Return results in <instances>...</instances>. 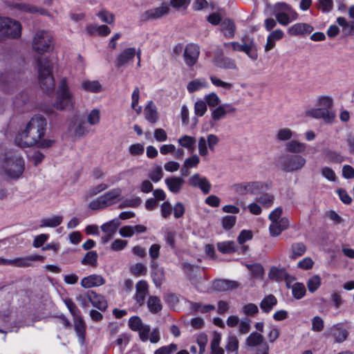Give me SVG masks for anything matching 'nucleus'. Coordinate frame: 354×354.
I'll return each mask as SVG.
<instances>
[{
  "label": "nucleus",
  "instance_id": "5fc2aeb1",
  "mask_svg": "<svg viewBox=\"0 0 354 354\" xmlns=\"http://www.w3.org/2000/svg\"><path fill=\"white\" fill-rule=\"evenodd\" d=\"M317 106H320V108L328 109L329 110H331L333 106V100L330 96H320L317 99Z\"/></svg>",
  "mask_w": 354,
  "mask_h": 354
},
{
  "label": "nucleus",
  "instance_id": "9d476101",
  "mask_svg": "<svg viewBox=\"0 0 354 354\" xmlns=\"http://www.w3.org/2000/svg\"><path fill=\"white\" fill-rule=\"evenodd\" d=\"M236 111V109L231 104L225 103L218 105L212 111L211 122H217L224 119L227 114H234Z\"/></svg>",
  "mask_w": 354,
  "mask_h": 354
},
{
  "label": "nucleus",
  "instance_id": "f03ea898",
  "mask_svg": "<svg viewBox=\"0 0 354 354\" xmlns=\"http://www.w3.org/2000/svg\"><path fill=\"white\" fill-rule=\"evenodd\" d=\"M46 120L40 115L33 116L24 129L25 141L24 145L33 146L44 136L46 129Z\"/></svg>",
  "mask_w": 354,
  "mask_h": 354
},
{
  "label": "nucleus",
  "instance_id": "412c9836",
  "mask_svg": "<svg viewBox=\"0 0 354 354\" xmlns=\"http://www.w3.org/2000/svg\"><path fill=\"white\" fill-rule=\"evenodd\" d=\"M289 226V221L287 218L283 217L279 221L271 222L269 227L270 234L272 236L279 235L282 231L286 230Z\"/></svg>",
  "mask_w": 354,
  "mask_h": 354
},
{
  "label": "nucleus",
  "instance_id": "20e7f679",
  "mask_svg": "<svg viewBox=\"0 0 354 354\" xmlns=\"http://www.w3.org/2000/svg\"><path fill=\"white\" fill-rule=\"evenodd\" d=\"M3 168L6 175L10 178H18L22 174V159L15 151L6 153L3 162Z\"/></svg>",
  "mask_w": 354,
  "mask_h": 354
},
{
  "label": "nucleus",
  "instance_id": "13d9d810",
  "mask_svg": "<svg viewBox=\"0 0 354 354\" xmlns=\"http://www.w3.org/2000/svg\"><path fill=\"white\" fill-rule=\"evenodd\" d=\"M321 285V278L319 275H314L307 281V287L310 292H315Z\"/></svg>",
  "mask_w": 354,
  "mask_h": 354
},
{
  "label": "nucleus",
  "instance_id": "a211bd4d",
  "mask_svg": "<svg viewBox=\"0 0 354 354\" xmlns=\"http://www.w3.org/2000/svg\"><path fill=\"white\" fill-rule=\"evenodd\" d=\"M313 27L306 23L295 24L288 29V33L292 36H300L305 34H310L313 30Z\"/></svg>",
  "mask_w": 354,
  "mask_h": 354
},
{
  "label": "nucleus",
  "instance_id": "bf43d9fd",
  "mask_svg": "<svg viewBox=\"0 0 354 354\" xmlns=\"http://www.w3.org/2000/svg\"><path fill=\"white\" fill-rule=\"evenodd\" d=\"M221 336L216 335L211 342V354H224V350L219 346Z\"/></svg>",
  "mask_w": 354,
  "mask_h": 354
},
{
  "label": "nucleus",
  "instance_id": "72a5a7b5",
  "mask_svg": "<svg viewBox=\"0 0 354 354\" xmlns=\"http://www.w3.org/2000/svg\"><path fill=\"white\" fill-rule=\"evenodd\" d=\"M264 340L263 336L257 332L252 333L245 340V345L248 347H256L257 346H262ZM261 346H260L261 348Z\"/></svg>",
  "mask_w": 354,
  "mask_h": 354
},
{
  "label": "nucleus",
  "instance_id": "ddd939ff",
  "mask_svg": "<svg viewBox=\"0 0 354 354\" xmlns=\"http://www.w3.org/2000/svg\"><path fill=\"white\" fill-rule=\"evenodd\" d=\"M199 54L200 48L198 45L194 44H187L183 53L185 64L189 67L193 66L197 62Z\"/></svg>",
  "mask_w": 354,
  "mask_h": 354
},
{
  "label": "nucleus",
  "instance_id": "ea45409f",
  "mask_svg": "<svg viewBox=\"0 0 354 354\" xmlns=\"http://www.w3.org/2000/svg\"><path fill=\"white\" fill-rule=\"evenodd\" d=\"M306 251V248L303 243H295L291 245V253L289 257L295 259L301 257Z\"/></svg>",
  "mask_w": 354,
  "mask_h": 354
},
{
  "label": "nucleus",
  "instance_id": "7c9ffc66",
  "mask_svg": "<svg viewBox=\"0 0 354 354\" xmlns=\"http://www.w3.org/2000/svg\"><path fill=\"white\" fill-rule=\"evenodd\" d=\"M122 195V190L120 188H114L102 195L106 205L108 207L115 203V201Z\"/></svg>",
  "mask_w": 354,
  "mask_h": 354
},
{
  "label": "nucleus",
  "instance_id": "6e6552de",
  "mask_svg": "<svg viewBox=\"0 0 354 354\" xmlns=\"http://www.w3.org/2000/svg\"><path fill=\"white\" fill-rule=\"evenodd\" d=\"M20 35L19 22L8 17H0V36L17 38Z\"/></svg>",
  "mask_w": 354,
  "mask_h": 354
},
{
  "label": "nucleus",
  "instance_id": "58836bf2",
  "mask_svg": "<svg viewBox=\"0 0 354 354\" xmlns=\"http://www.w3.org/2000/svg\"><path fill=\"white\" fill-rule=\"evenodd\" d=\"M241 52L245 53L253 61L258 58L257 48L253 40H251L248 44L244 43Z\"/></svg>",
  "mask_w": 354,
  "mask_h": 354
},
{
  "label": "nucleus",
  "instance_id": "bb28decb",
  "mask_svg": "<svg viewBox=\"0 0 354 354\" xmlns=\"http://www.w3.org/2000/svg\"><path fill=\"white\" fill-rule=\"evenodd\" d=\"M80 88L86 92L97 93L102 91V86L97 80H84Z\"/></svg>",
  "mask_w": 354,
  "mask_h": 354
},
{
  "label": "nucleus",
  "instance_id": "6ab92c4d",
  "mask_svg": "<svg viewBox=\"0 0 354 354\" xmlns=\"http://www.w3.org/2000/svg\"><path fill=\"white\" fill-rule=\"evenodd\" d=\"M148 288V284L145 280H140L136 283V292L134 298L139 306H142L145 304L146 296L149 293Z\"/></svg>",
  "mask_w": 354,
  "mask_h": 354
},
{
  "label": "nucleus",
  "instance_id": "393cba45",
  "mask_svg": "<svg viewBox=\"0 0 354 354\" xmlns=\"http://www.w3.org/2000/svg\"><path fill=\"white\" fill-rule=\"evenodd\" d=\"M239 286V283L235 281L226 279H218L214 281L213 288L216 291H226L236 289Z\"/></svg>",
  "mask_w": 354,
  "mask_h": 354
},
{
  "label": "nucleus",
  "instance_id": "6e6d98bb",
  "mask_svg": "<svg viewBox=\"0 0 354 354\" xmlns=\"http://www.w3.org/2000/svg\"><path fill=\"white\" fill-rule=\"evenodd\" d=\"M239 348V340L235 336H230L227 338L225 349L227 352L235 353L237 354Z\"/></svg>",
  "mask_w": 354,
  "mask_h": 354
},
{
  "label": "nucleus",
  "instance_id": "2eb2a0df",
  "mask_svg": "<svg viewBox=\"0 0 354 354\" xmlns=\"http://www.w3.org/2000/svg\"><path fill=\"white\" fill-rule=\"evenodd\" d=\"M268 277L271 280L276 281H281L285 280L288 288H290V283L295 280L286 272L285 268H279L273 266L270 268L268 273Z\"/></svg>",
  "mask_w": 354,
  "mask_h": 354
},
{
  "label": "nucleus",
  "instance_id": "680f3d73",
  "mask_svg": "<svg viewBox=\"0 0 354 354\" xmlns=\"http://www.w3.org/2000/svg\"><path fill=\"white\" fill-rule=\"evenodd\" d=\"M107 206L104 201L102 196L91 201L88 207L93 210H100L106 208Z\"/></svg>",
  "mask_w": 354,
  "mask_h": 354
},
{
  "label": "nucleus",
  "instance_id": "c756f323",
  "mask_svg": "<svg viewBox=\"0 0 354 354\" xmlns=\"http://www.w3.org/2000/svg\"><path fill=\"white\" fill-rule=\"evenodd\" d=\"M151 277L157 287L160 286L162 281L164 279L163 268H160L155 261H152L151 264Z\"/></svg>",
  "mask_w": 354,
  "mask_h": 354
},
{
  "label": "nucleus",
  "instance_id": "9b49d317",
  "mask_svg": "<svg viewBox=\"0 0 354 354\" xmlns=\"http://www.w3.org/2000/svg\"><path fill=\"white\" fill-rule=\"evenodd\" d=\"M306 114L316 119H323L326 123H332L335 119V113L333 110L320 107L312 109Z\"/></svg>",
  "mask_w": 354,
  "mask_h": 354
},
{
  "label": "nucleus",
  "instance_id": "4be33fe9",
  "mask_svg": "<svg viewBox=\"0 0 354 354\" xmlns=\"http://www.w3.org/2000/svg\"><path fill=\"white\" fill-rule=\"evenodd\" d=\"M70 129L74 136L78 137L84 135L88 131L84 120L80 117L73 118Z\"/></svg>",
  "mask_w": 354,
  "mask_h": 354
},
{
  "label": "nucleus",
  "instance_id": "b1692460",
  "mask_svg": "<svg viewBox=\"0 0 354 354\" xmlns=\"http://www.w3.org/2000/svg\"><path fill=\"white\" fill-rule=\"evenodd\" d=\"M165 182L169 190L174 194L179 193L185 183L183 178L177 176L168 177L165 178Z\"/></svg>",
  "mask_w": 354,
  "mask_h": 354
},
{
  "label": "nucleus",
  "instance_id": "603ef678",
  "mask_svg": "<svg viewBox=\"0 0 354 354\" xmlns=\"http://www.w3.org/2000/svg\"><path fill=\"white\" fill-rule=\"evenodd\" d=\"M204 101L209 107H217L220 105L221 100L215 93H211L204 97Z\"/></svg>",
  "mask_w": 354,
  "mask_h": 354
},
{
  "label": "nucleus",
  "instance_id": "2f4dec72",
  "mask_svg": "<svg viewBox=\"0 0 354 354\" xmlns=\"http://www.w3.org/2000/svg\"><path fill=\"white\" fill-rule=\"evenodd\" d=\"M286 151L292 153H301L306 149V145L293 140L288 142L285 145Z\"/></svg>",
  "mask_w": 354,
  "mask_h": 354
},
{
  "label": "nucleus",
  "instance_id": "4d7b16f0",
  "mask_svg": "<svg viewBox=\"0 0 354 354\" xmlns=\"http://www.w3.org/2000/svg\"><path fill=\"white\" fill-rule=\"evenodd\" d=\"M191 0H169V6L177 10H185Z\"/></svg>",
  "mask_w": 354,
  "mask_h": 354
},
{
  "label": "nucleus",
  "instance_id": "f257e3e1",
  "mask_svg": "<svg viewBox=\"0 0 354 354\" xmlns=\"http://www.w3.org/2000/svg\"><path fill=\"white\" fill-rule=\"evenodd\" d=\"M36 63L40 87L46 92L53 91L55 87L53 71L57 68V62L47 57H37Z\"/></svg>",
  "mask_w": 354,
  "mask_h": 354
},
{
  "label": "nucleus",
  "instance_id": "cd10ccee",
  "mask_svg": "<svg viewBox=\"0 0 354 354\" xmlns=\"http://www.w3.org/2000/svg\"><path fill=\"white\" fill-rule=\"evenodd\" d=\"M75 330L82 344L84 342L86 326L82 317L80 315L73 318Z\"/></svg>",
  "mask_w": 354,
  "mask_h": 354
},
{
  "label": "nucleus",
  "instance_id": "f704fd0d",
  "mask_svg": "<svg viewBox=\"0 0 354 354\" xmlns=\"http://www.w3.org/2000/svg\"><path fill=\"white\" fill-rule=\"evenodd\" d=\"M330 333L337 343L344 342L348 334L346 330L342 328L338 325L333 326L330 328Z\"/></svg>",
  "mask_w": 354,
  "mask_h": 354
},
{
  "label": "nucleus",
  "instance_id": "aec40b11",
  "mask_svg": "<svg viewBox=\"0 0 354 354\" xmlns=\"http://www.w3.org/2000/svg\"><path fill=\"white\" fill-rule=\"evenodd\" d=\"M277 22L284 26H288L292 21L298 19L299 15L293 9L285 12H277L274 15Z\"/></svg>",
  "mask_w": 354,
  "mask_h": 354
},
{
  "label": "nucleus",
  "instance_id": "f3484780",
  "mask_svg": "<svg viewBox=\"0 0 354 354\" xmlns=\"http://www.w3.org/2000/svg\"><path fill=\"white\" fill-rule=\"evenodd\" d=\"M87 299L93 306L100 310L104 311L107 308V302L104 297L101 295L97 294L93 290L87 291Z\"/></svg>",
  "mask_w": 354,
  "mask_h": 354
},
{
  "label": "nucleus",
  "instance_id": "7ed1b4c3",
  "mask_svg": "<svg viewBox=\"0 0 354 354\" xmlns=\"http://www.w3.org/2000/svg\"><path fill=\"white\" fill-rule=\"evenodd\" d=\"M74 105V96L70 91L66 77H63L57 87L53 106L57 110L62 111L66 109H73Z\"/></svg>",
  "mask_w": 354,
  "mask_h": 354
},
{
  "label": "nucleus",
  "instance_id": "052dcab7",
  "mask_svg": "<svg viewBox=\"0 0 354 354\" xmlns=\"http://www.w3.org/2000/svg\"><path fill=\"white\" fill-rule=\"evenodd\" d=\"M132 103L131 107L134 109L138 114H140L142 111V108L140 106H138L139 98H140V91L138 87H136L132 93L131 95Z\"/></svg>",
  "mask_w": 354,
  "mask_h": 354
},
{
  "label": "nucleus",
  "instance_id": "37998d69",
  "mask_svg": "<svg viewBox=\"0 0 354 354\" xmlns=\"http://www.w3.org/2000/svg\"><path fill=\"white\" fill-rule=\"evenodd\" d=\"M178 143L181 147L193 151L195 149L196 140L194 137L185 135L178 139Z\"/></svg>",
  "mask_w": 354,
  "mask_h": 354
},
{
  "label": "nucleus",
  "instance_id": "79ce46f5",
  "mask_svg": "<svg viewBox=\"0 0 354 354\" xmlns=\"http://www.w3.org/2000/svg\"><path fill=\"white\" fill-rule=\"evenodd\" d=\"M274 196L269 193H263L256 198V201L265 207H271L274 201Z\"/></svg>",
  "mask_w": 354,
  "mask_h": 354
},
{
  "label": "nucleus",
  "instance_id": "e2e57ef3",
  "mask_svg": "<svg viewBox=\"0 0 354 354\" xmlns=\"http://www.w3.org/2000/svg\"><path fill=\"white\" fill-rule=\"evenodd\" d=\"M236 221V217L235 216H225L221 220L222 226L226 230H230L234 226Z\"/></svg>",
  "mask_w": 354,
  "mask_h": 354
},
{
  "label": "nucleus",
  "instance_id": "e433bc0d",
  "mask_svg": "<svg viewBox=\"0 0 354 354\" xmlns=\"http://www.w3.org/2000/svg\"><path fill=\"white\" fill-rule=\"evenodd\" d=\"M217 249L223 254H231L237 250V245L232 241H222L217 243Z\"/></svg>",
  "mask_w": 354,
  "mask_h": 354
},
{
  "label": "nucleus",
  "instance_id": "8fccbe9b",
  "mask_svg": "<svg viewBox=\"0 0 354 354\" xmlns=\"http://www.w3.org/2000/svg\"><path fill=\"white\" fill-rule=\"evenodd\" d=\"M190 305L191 308L194 311L196 312H201L202 313H207L210 310H213L215 309V306L212 304H207V305H202L201 303H196V302H192L188 301Z\"/></svg>",
  "mask_w": 354,
  "mask_h": 354
},
{
  "label": "nucleus",
  "instance_id": "de8ad7c7",
  "mask_svg": "<svg viewBox=\"0 0 354 354\" xmlns=\"http://www.w3.org/2000/svg\"><path fill=\"white\" fill-rule=\"evenodd\" d=\"M293 135L294 132L291 129L289 128H283L277 131L275 138L279 141L284 142L290 140Z\"/></svg>",
  "mask_w": 354,
  "mask_h": 354
},
{
  "label": "nucleus",
  "instance_id": "a18cd8bd",
  "mask_svg": "<svg viewBox=\"0 0 354 354\" xmlns=\"http://www.w3.org/2000/svg\"><path fill=\"white\" fill-rule=\"evenodd\" d=\"M206 86L207 82L205 79H196L189 82L187 86V88L189 93H194Z\"/></svg>",
  "mask_w": 354,
  "mask_h": 354
},
{
  "label": "nucleus",
  "instance_id": "0e129e2a",
  "mask_svg": "<svg viewBox=\"0 0 354 354\" xmlns=\"http://www.w3.org/2000/svg\"><path fill=\"white\" fill-rule=\"evenodd\" d=\"M242 312L245 315L254 316L259 313V308L256 304L250 303L243 306Z\"/></svg>",
  "mask_w": 354,
  "mask_h": 354
},
{
  "label": "nucleus",
  "instance_id": "1a4fd4ad",
  "mask_svg": "<svg viewBox=\"0 0 354 354\" xmlns=\"http://www.w3.org/2000/svg\"><path fill=\"white\" fill-rule=\"evenodd\" d=\"M348 16L351 19V21H348L344 17H339L337 18L336 22L342 28L344 35H354V5L348 8Z\"/></svg>",
  "mask_w": 354,
  "mask_h": 354
},
{
  "label": "nucleus",
  "instance_id": "423d86ee",
  "mask_svg": "<svg viewBox=\"0 0 354 354\" xmlns=\"http://www.w3.org/2000/svg\"><path fill=\"white\" fill-rule=\"evenodd\" d=\"M268 187L267 183L257 180L236 183L231 186L232 190L240 196L259 194Z\"/></svg>",
  "mask_w": 354,
  "mask_h": 354
},
{
  "label": "nucleus",
  "instance_id": "864d4df0",
  "mask_svg": "<svg viewBox=\"0 0 354 354\" xmlns=\"http://www.w3.org/2000/svg\"><path fill=\"white\" fill-rule=\"evenodd\" d=\"M24 12H30L32 14H39L41 15H48L50 17L51 15L48 13V12L43 8H37L35 6L30 4H24Z\"/></svg>",
  "mask_w": 354,
  "mask_h": 354
},
{
  "label": "nucleus",
  "instance_id": "c03bdc74",
  "mask_svg": "<svg viewBox=\"0 0 354 354\" xmlns=\"http://www.w3.org/2000/svg\"><path fill=\"white\" fill-rule=\"evenodd\" d=\"M62 220L63 217L62 216H55L52 218H43L41 221L40 227H55L62 223Z\"/></svg>",
  "mask_w": 354,
  "mask_h": 354
},
{
  "label": "nucleus",
  "instance_id": "a878e982",
  "mask_svg": "<svg viewBox=\"0 0 354 354\" xmlns=\"http://www.w3.org/2000/svg\"><path fill=\"white\" fill-rule=\"evenodd\" d=\"M221 30L226 38H233L236 31L234 22L228 18L223 19L221 23Z\"/></svg>",
  "mask_w": 354,
  "mask_h": 354
},
{
  "label": "nucleus",
  "instance_id": "69168bd1",
  "mask_svg": "<svg viewBox=\"0 0 354 354\" xmlns=\"http://www.w3.org/2000/svg\"><path fill=\"white\" fill-rule=\"evenodd\" d=\"M130 270L131 273L137 277L146 274L147 270V267L141 263L134 264Z\"/></svg>",
  "mask_w": 354,
  "mask_h": 354
},
{
  "label": "nucleus",
  "instance_id": "a19ab883",
  "mask_svg": "<svg viewBox=\"0 0 354 354\" xmlns=\"http://www.w3.org/2000/svg\"><path fill=\"white\" fill-rule=\"evenodd\" d=\"M120 222L118 218L113 219L112 221L103 224L101 226L102 230L106 234L114 235L117 231L118 227L120 225Z\"/></svg>",
  "mask_w": 354,
  "mask_h": 354
},
{
  "label": "nucleus",
  "instance_id": "3c124183",
  "mask_svg": "<svg viewBox=\"0 0 354 354\" xmlns=\"http://www.w3.org/2000/svg\"><path fill=\"white\" fill-rule=\"evenodd\" d=\"M292 294L295 299H301L306 294V288L304 285L301 283H295L292 286Z\"/></svg>",
  "mask_w": 354,
  "mask_h": 354
},
{
  "label": "nucleus",
  "instance_id": "774afa93",
  "mask_svg": "<svg viewBox=\"0 0 354 354\" xmlns=\"http://www.w3.org/2000/svg\"><path fill=\"white\" fill-rule=\"evenodd\" d=\"M178 349V346L175 344H171L168 346H165L157 349L154 354H171L174 353Z\"/></svg>",
  "mask_w": 354,
  "mask_h": 354
},
{
  "label": "nucleus",
  "instance_id": "473e14b6",
  "mask_svg": "<svg viewBox=\"0 0 354 354\" xmlns=\"http://www.w3.org/2000/svg\"><path fill=\"white\" fill-rule=\"evenodd\" d=\"M277 304V299L273 295L265 297L260 303L261 309L265 313H270Z\"/></svg>",
  "mask_w": 354,
  "mask_h": 354
},
{
  "label": "nucleus",
  "instance_id": "338daca9",
  "mask_svg": "<svg viewBox=\"0 0 354 354\" xmlns=\"http://www.w3.org/2000/svg\"><path fill=\"white\" fill-rule=\"evenodd\" d=\"M143 325L138 316H133L129 320V326L133 331H138Z\"/></svg>",
  "mask_w": 354,
  "mask_h": 354
},
{
  "label": "nucleus",
  "instance_id": "09e8293b",
  "mask_svg": "<svg viewBox=\"0 0 354 354\" xmlns=\"http://www.w3.org/2000/svg\"><path fill=\"white\" fill-rule=\"evenodd\" d=\"M28 160L33 162L35 166L40 164L44 158V155L37 150H32L27 153Z\"/></svg>",
  "mask_w": 354,
  "mask_h": 354
},
{
  "label": "nucleus",
  "instance_id": "5701e85b",
  "mask_svg": "<svg viewBox=\"0 0 354 354\" xmlns=\"http://www.w3.org/2000/svg\"><path fill=\"white\" fill-rule=\"evenodd\" d=\"M104 283V279L101 275L95 274L84 277L81 281V285L84 288L100 286Z\"/></svg>",
  "mask_w": 354,
  "mask_h": 354
},
{
  "label": "nucleus",
  "instance_id": "c9c22d12",
  "mask_svg": "<svg viewBox=\"0 0 354 354\" xmlns=\"http://www.w3.org/2000/svg\"><path fill=\"white\" fill-rule=\"evenodd\" d=\"M215 64L216 66L224 69H237L234 59L227 57H218L215 60Z\"/></svg>",
  "mask_w": 354,
  "mask_h": 354
},
{
  "label": "nucleus",
  "instance_id": "c85d7f7f",
  "mask_svg": "<svg viewBox=\"0 0 354 354\" xmlns=\"http://www.w3.org/2000/svg\"><path fill=\"white\" fill-rule=\"evenodd\" d=\"M144 114L145 119L150 123H155L158 119L157 109L155 104L150 101L145 108Z\"/></svg>",
  "mask_w": 354,
  "mask_h": 354
},
{
  "label": "nucleus",
  "instance_id": "f8f14e48",
  "mask_svg": "<svg viewBox=\"0 0 354 354\" xmlns=\"http://www.w3.org/2000/svg\"><path fill=\"white\" fill-rule=\"evenodd\" d=\"M169 7L165 3H162L160 7L154 8L146 10L141 17L142 21H149L160 19L169 12Z\"/></svg>",
  "mask_w": 354,
  "mask_h": 354
},
{
  "label": "nucleus",
  "instance_id": "0eeeda50",
  "mask_svg": "<svg viewBox=\"0 0 354 354\" xmlns=\"http://www.w3.org/2000/svg\"><path fill=\"white\" fill-rule=\"evenodd\" d=\"M280 167L286 172H292L301 169L306 164V159L299 155L286 154L278 158Z\"/></svg>",
  "mask_w": 354,
  "mask_h": 354
},
{
  "label": "nucleus",
  "instance_id": "39448f33",
  "mask_svg": "<svg viewBox=\"0 0 354 354\" xmlns=\"http://www.w3.org/2000/svg\"><path fill=\"white\" fill-rule=\"evenodd\" d=\"M32 48L39 54L49 52L53 49V36L50 31L41 30L36 32Z\"/></svg>",
  "mask_w": 354,
  "mask_h": 354
},
{
  "label": "nucleus",
  "instance_id": "4468645a",
  "mask_svg": "<svg viewBox=\"0 0 354 354\" xmlns=\"http://www.w3.org/2000/svg\"><path fill=\"white\" fill-rule=\"evenodd\" d=\"M188 183L189 185L199 188L204 194L210 192L212 185L205 177H202L199 174H195L191 176Z\"/></svg>",
  "mask_w": 354,
  "mask_h": 354
},
{
  "label": "nucleus",
  "instance_id": "dca6fc26",
  "mask_svg": "<svg viewBox=\"0 0 354 354\" xmlns=\"http://www.w3.org/2000/svg\"><path fill=\"white\" fill-rule=\"evenodd\" d=\"M135 56L136 48L132 47L127 48L124 49L116 57L115 66L117 68H120L133 60Z\"/></svg>",
  "mask_w": 354,
  "mask_h": 354
},
{
  "label": "nucleus",
  "instance_id": "4c0bfd02",
  "mask_svg": "<svg viewBox=\"0 0 354 354\" xmlns=\"http://www.w3.org/2000/svg\"><path fill=\"white\" fill-rule=\"evenodd\" d=\"M149 310L153 314L160 313L162 308L160 299L156 296H150L147 300Z\"/></svg>",
  "mask_w": 354,
  "mask_h": 354
},
{
  "label": "nucleus",
  "instance_id": "49530a36",
  "mask_svg": "<svg viewBox=\"0 0 354 354\" xmlns=\"http://www.w3.org/2000/svg\"><path fill=\"white\" fill-rule=\"evenodd\" d=\"M97 257L98 255L95 251H90L86 253L84 258L82 259L81 263L83 265L96 266Z\"/></svg>",
  "mask_w": 354,
  "mask_h": 354
}]
</instances>
